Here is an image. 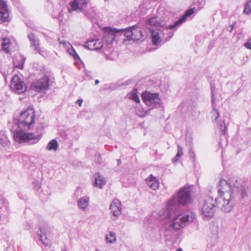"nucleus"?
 Masks as SVG:
<instances>
[{
  "instance_id": "obj_10",
  "label": "nucleus",
  "mask_w": 251,
  "mask_h": 251,
  "mask_svg": "<svg viewBox=\"0 0 251 251\" xmlns=\"http://www.w3.org/2000/svg\"><path fill=\"white\" fill-rule=\"evenodd\" d=\"M146 25L148 28L152 27L153 28H157L166 26V23L164 20L159 17L156 16L150 18L146 22Z\"/></svg>"
},
{
  "instance_id": "obj_36",
  "label": "nucleus",
  "mask_w": 251,
  "mask_h": 251,
  "mask_svg": "<svg viewBox=\"0 0 251 251\" xmlns=\"http://www.w3.org/2000/svg\"><path fill=\"white\" fill-rule=\"evenodd\" d=\"M34 189L36 190H38L41 187V183L38 181H34L33 183Z\"/></svg>"
},
{
  "instance_id": "obj_4",
  "label": "nucleus",
  "mask_w": 251,
  "mask_h": 251,
  "mask_svg": "<svg viewBox=\"0 0 251 251\" xmlns=\"http://www.w3.org/2000/svg\"><path fill=\"white\" fill-rule=\"evenodd\" d=\"M188 17V9L186 10L183 15L180 17L174 23L161 27L153 28L149 27L153 45L158 46L171 39L174 36V32L185 23Z\"/></svg>"
},
{
  "instance_id": "obj_11",
  "label": "nucleus",
  "mask_w": 251,
  "mask_h": 251,
  "mask_svg": "<svg viewBox=\"0 0 251 251\" xmlns=\"http://www.w3.org/2000/svg\"><path fill=\"white\" fill-rule=\"evenodd\" d=\"M76 6H77L76 7L77 10L75 11L76 12L82 13L84 17L92 21H94L95 20L96 11L95 10L94 7H90L87 8H86V7H82L78 8V5Z\"/></svg>"
},
{
  "instance_id": "obj_32",
  "label": "nucleus",
  "mask_w": 251,
  "mask_h": 251,
  "mask_svg": "<svg viewBox=\"0 0 251 251\" xmlns=\"http://www.w3.org/2000/svg\"><path fill=\"white\" fill-rule=\"evenodd\" d=\"M106 240L109 243H112L116 240V234L114 232L110 231L109 235L106 236Z\"/></svg>"
},
{
  "instance_id": "obj_28",
  "label": "nucleus",
  "mask_w": 251,
  "mask_h": 251,
  "mask_svg": "<svg viewBox=\"0 0 251 251\" xmlns=\"http://www.w3.org/2000/svg\"><path fill=\"white\" fill-rule=\"evenodd\" d=\"M9 140L7 137L4 135V133L0 131V144L3 146H5L8 144Z\"/></svg>"
},
{
  "instance_id": "obj_19",
  "label": "nucleus",
  "mask_w": 251,
  "mask_h": 251,
  "mask_svg": "<svg viewBox=\"0 0 251 251\" xmlns=\"http://www.w3.org/2000/svg\"><path fill=\"white\" fill-rule=\"evenodd\" d=\"M28 38L30 42L31 47L34 48V50L37 52L41 54V49L39 47V41L36 38L34 34L32 33L28 34Z\"/></svg>"
},
{
  "instance_id": "obj_20",
  "label": "nucleus",
  "mask_w": 251,
  "mask_h": 251,
  "mask_svg": "<svg viewBox=\"0 0 251 251\" xmlns=\"http://www.w3.org/2000/svg\"><path fill=\"white\" fill-rule=\"evenodd\" d=\"M25 59V57L20 54L16 56L13 60V62L15 67L22 69L24 68Z\"/></svg>"
},
{
  "instance_id": "obj_7",
  "label": "nucleus",
  "mask_w": 251,
  "mask_h": 251,
  "mask_svg": "<svg viewBox=\"0 0 251 251\" xmlns=\"http://www.w3.org/2000/svg\"><path fill=\"white\" fill-rule=\"evenodd\" d=\"M11 89L18 94H22L26 90V86L18 75L13 76L11 83Z\"/></svg>"
},
{
  "instance_id": "obj_42",
  "label": "nucleus",
  "mask_w": 251,
  "mask_h": 251,
  "mask_svg": "<svg viewBox=\"0 0 251 251\" xmlns=\"http://www.w3.org/2000/svg\"><path fill=\"white\" fill-rule=\"evenodd\" d=\"M194 201V197L193 196L192 194L190 193V191L189 190V204Z\"/></svg>"
},
{
  "instance_id": "obj_2",
  "label": "nucleus",
  "mask_w": 251,
  "mask_h": 251,
  "mask_svg": "<svg viewBox=\"0 0 251 251\" xmlns=\"http://www.w3.org/2000/svg\"><path fill=\"white\" fill-rule=\"evenodd\" d=\"M188 202V185L181 188L178 193L170 199L167 204L166 209L159 214L161 220H171L166 232L171 230H178L185 227L188 222V213L179 214L181 206L185 205Z\"/></svg>"
},
{
  "instance_id": "obj_16",
  "label": "nucleus",
  "mask_w": 251,
  "mask_h": 251,
  "mask_svg": "<svg viewBox=\"0 0 251 251\" xmlns=\"http://www.w3.org/2000/svg\"><path fill=\"white\" fill-rule=\"evenodd\" d=\"M93 177L94 178V186L97 187L100 189L102 188L103 186L105 184L106 180L104 176L99 173H95Z\"/></svg>"
},
{
  "instance_id": "obj_26",
  "label": "nucleus",
  "mask_w": 251,
  "mask_h": 251,
  "mask_svg": "<svg viewBox=\"0 0 251 251\" xmlns=\"http://www.w3.org/2000/svg\"><path fill=\"white\" fill-rule=\"evenodd\" d=\"M58 146V144L55 139H52L48 144L46 147V150L54 151H56Z\"/></svg>"
},
{
  "instance_id": "obj_35",
  "label": "nucleus",
  "mask_w": 251,
  "mask_h": 251,
  "mask_svg": "<svg viewBox=\"0 0 251 251\" xmlns=\"http://www.w3.org/2000/svg\"><path fill=\"white\" fill-rule=\"evenodd\" d=\"M219 129L222 131V134H225L226 127L225 122H223V123L220 125Z\"/></svg>"
},
{
  "instance_id": "obj_37",
  "label": "nucleus",
  "mask_w": 251,
  "mask_h": 251,
  "mask_svg": "<svg viewBox=\"0 0 251 251\" xmlns=\"http://www.w3.org/2000/svg\"><path fill=\"white\" fill-rule=\"evenodd\" d=\"M64 14H65V13L62 10H61L59 12V14L58 17H56L59 20V22H63V17Z\"/></svg>"
},
{
  "instance_id": "obj_30",
  "label": "nucleus",
  "mask_w": 251,
  "mask_h": 251,
  "mask_svg": "<svg viewBox=\"0 0 251 251\" xmlns=\"http://www.w3.org/2000/svg\"><path fill=\"white\" fill-rule=\"evenodd\" d=\"M183 154V150L182 148L179 145L177 146V152L175 157H174L172 159V162L173 163L176 162L179 159V158Z\"/></svg>"
},
{
  "instance_id": "obj_9",
  "label": "nucleus",
  "mask_w": 251,
  "mask_h": 251,
  "mask_svg": "<svg viewBox=\"0 0 251 251\" xmlns=\"http://www.w3.org/2000/svg\"><path fill=\"white\" fill-rule=\"evenodd\" d=\"M110 209L113 216V219L116 220L121 214L122 205L120 201L117 199H114L111 202Z\"/></svg>"
},
{
  "instance_id": "obj_46",
  "label": "nucleus",
  "mask_w": 251,
  "mask_h": 251,
  "mask_svg": "<svg viewBox=\"0 0 251 251\" xmlns=\"http://www.w3.org/2000/svg\"><path fill=\"white\" fill-rule=\"evenodd\" d=\"M99 83V80L98 79H96L95 81V83L96 85L98 84Z\"/></svg>"
},
{
  "instance_id": "obj_48",
  "label": "nucleus",
  "mask_w": 251,
  "mask_h": 251,
  "mask_svg": "<svg viewBox=\"0 0 251 251\" xmlns=\"http://www.w3.org/2000/svg\"><path fill=\"white\" fill-rule=\"evenodd\" d=\"M126 39H123V41H124V42H125V41H126Z\"/></svg>"
},
{
  "instance_id": "obj_31",
  "label": "nucleus",
  "mask_w": 251,
  "mask_h": 251,
  "mask_svg": "<svg viewBox=\"0 0 251 251\" xmlns=\"http://www.w3.org/2000/svg\"><path fill=\"white\" fill-rule=\"evenodd\" d=\"M243 13L248 15L251 14V0L247 1L245 3Z\"/></svg>"
},
{
  "instance_id": "obj_33",
  "label": "nucleus",
  "mask_w": 251,
  "mask_h": 251,
  "mask_svg": "<svg viewBox=\"0 0 251 251\" xmlns=\"http://www.w3.org/2000/svg\"><path fill=\"white\" fill-rule=\"evenodd\" d=\"M130 98L134 101L139 102L140 99L138 96V91L136 89H134L130 96Z\"/></svg>"
},
{
  "instance_id": "obj_25",
  "label": "nucleus",
  "mask_w": 251,
  "mask_h": 251,
  "mask_svg": "<svg viewBox=\"0 0 251 251\" xmlns=\"http://www.w3.org/2000/svg\"><path fill=\"white\" fill-rule=\"evenodd\" d=\"M120 32L124 34L125 37H126L127 40H132L133 28L131 26L126 29H120Z\"/></svg>"
},
{
  "instance_id": "obj_49",
  "label": "nucleus",
  "mask_w": 251,
  "mask_h": 251,
  "mask_svg": "<svg viewBox=\"0 0 251 251\" xmlns=\"http://www.w3.org/2000/svg\"><path fill=\"white\" fill-rule=\"evenodd\" d=\"M212 92L213 93V87H211Z\"/></svg>"
},
{
  "instance_id": "obj_41",
  "label": "nucleus",
  "mask_w": 251,
  "mask_h": 251,
  "mask_svg": "<svg viewBox=\"0 0 251 251\" xmlns=\"http://www.w3.org/2000/svg\"><path fill=\"white\" fill-rule=\"evenodd\" d=\"M72 51H73V53H74L73 54V53H72L71 52H70V54H71V55H72L73 56H74V58H75V59H76V58H78V57H79V56H78V55L77 54L76 52H75V51L74 49H73V50H72Z\"/></svg>"
},
{
  "instance_id": "obj_14",
  "label": "nucleus",
  "mask_w": 251,
  "mask_h": 251,
  "mask_svg": "<svg viewBox=\"0 0 251 251\" xmlns=\"http://www.w3.org/2000/svg\"><path fill=\"white\" fill-rule=\"evenodd\" d=\"M204 4L203 0H193L189 8V17L200 10Z\"/></svg>"
},
{
  "instance_id": "obj_13",
  "label": "nucleus",
  "mask_w": 251,
  "mask_h": 251,
  "mask_svg": "<svg viewBox=\"0 0 251 251\" xmlns=\"http://www.w3.org/2000/svg\"><path fill=\"white\" fill-rule=\"evenodd\" d=\"M102 41L100 39H92L87 41L85 44V47L89 50H99L103 47Z\"/></svg>"
},
{
  "instance_id": "obj_34",
  "label": "nucleus",
  "mask_w": 251,
  "mask_h": 251,
  "mask_svg": "<svg viewBox=\"0 0 251 251\" xmlns=\"http://www.w3.org/2000/svg\"><path fill=\"white\" fill-rule=\"evenodd\" d=\"M198 111H197V109L196 107V104H194L193 107L191 108V113L192 117H196L198 115Z\"/></svg>"
},
{
  "instance_id": "obj_5",
  "label": "nucleus",
  "mask_w": 251,
  "mask_h": 251,
  "mask_svg": "<svg viewBox=\"0 0 251 251\" xmlns=\"http://www.w3.org/2000/svg\"><path fill=\"white\" fill-rule=\"evenodd\" d=\"M216 204V203L213 196L209 195L205 197L201 209L202 215L204 218L209 219L214 216Z\"/></svg>"
},
{
  "instance_id": "obj_38",
  "label": "nucleus",
  "mask_w": 251,
  "mask_h": 251,
  "mask_svg": "<svg viewBox=\"0 0 251 251\" xmlns=\"http://www.w3.org/2000/svg\"><path fill=\"white\" fill-rule=\"evenodd\" d=\"M189 158H191L193 161L195 162V155L194 151L191 149L189 150Z\"/></svg>"
},
{
  "instance_id": "obj_21",
  "label": "nucleus",
  "mask_w": 251,
  "mask_h": 251,
  "mask_svg": "<svg viewBox=\"0 0 251 251\" xmlns=\"http://www.w3.org/2000/svg\"><path fill=\"white\" fill-rule=\"evenodd\" d=\"M89 198L84 197L79 199L77 201V206L82 211H86L89 206Z\"/></svg>"
},
{
  "instance_id": "obj_39",
  "label": "nucleus",
  "mask_w": 251,
  "mask_h": 251,
  "mask_svg": "<svg viewBox=\"0 0 251 251\" xmlns=\"http://www.w3.org/2000/svg\"><path fill=\"white\" fill-rule=\"evenodd\" d=\"M95 161L96 163L99 164H101L102 163V158H101L100 154H98V155H96Z\"/></svg>"
},
{
  "instance_id": "obj_47",
  "label": "nucleus",
  "mask_w": 251,
  "mask_h": 251,
  "mask_svg": "<svg viewBox=\"0 0 251 251\" xmlns=\"http://www.w3.org/2000/svg\"><path fill=\"white\" fill-rule=\"evenodd\" d=\"M3 202L6 205L7 204V202H6L5 201H3Z\"/></svg>"
},
{
  "instance_id": "obj_24",
  "label": "nucleus",
  "mask_w": 251,
  "mask_h": 251,
  "mask_svg": "<svg viewBox=\"0 0 251 251\" xmlns=\"http://www.w3.org/2000/svg\"><path fill=\"white\" fill-rule=\"evenodd\" d=\"M40 229V233H38V235L40 237V239L42 243L48 246L50 245V240L48 239L46 236V232L45 231L44 228L40 226L39 227Z\"/></svg>"
},
{
  "instance_id": "obj_17",
  "label": "nucleus",
  "mask_w": 251,
  "mask_h": 251,
  "mask_svg": "<svg viewBox=\"0 0 251 251\" xmlns=\"http://www.w3.org/2000/svg\"><path fill=\"white\" fill-rule=\"evenodd\" d=\"M146 183L148 186L153 190H156L159 188V182L158 179L152 175H151L146 179Z\"/></svg>"
},
{
  "instance_id": "obj_1",
  "label": "nucleus",
  "mask_w": 251,
  "mask_h": 251,
  "mask_svg": "<svg viewBox=\"0 0 251 251\" xmlns=\"http://www.w3.org/2000/svg\"><path fill=\"white\" fill-rule=\"evenodd\" d=\"M217 192L218 197L215 198L217 206L226 213L232 211L235 205V197L240 195L245 204L251 201L248 187L241 179L233 178L226 181H219Z\"/></svg>"
},
{
  "instance_id": "obj_3",
  "label": "nucleus",
  "mask_w": 251,
  "mask_h": 251,
  "mask_svg": "<svg viewBox=\"0 0 251 251\" xmlns=\"http://www.w3.org/2000/svg\"><path fill=\"white\" fill-rule=\"evenodd\" d=\"M35 123V112L32 108L28 107L22 112L17 122L19 129L13 133V138L15 141L19 143H27L33 145L38 143L41 139L43 133V127L40 125L37 126V133H27L23 131L30 129Z\"/></svg>"
},
{
  "instance_id": "obj_12",
  "label": "nucleus",
  "mask_w": 251,
  "mask_h": 251,
  "mask_svg": "<svg viewBox=\"0 0 251 251\" xmlns=\"http://www.w3.org/2000/svg\"><path fill=\"white\" fill-rule=\"evenodd\" d=\"M9 12L7 5L4 0H0V22L9 21Z\"/></svg>"
},
{
  "instance_id": "obj_44",
  "label": "nucleus",
  "mask_w": 251,
  "mask_h": 251,
  "mask_svg": "<svg viewBox=\"0 0 251 251\" xmlns=\"http://www.w3.org/2000/svg\"><path fill=\"white\" fill-rule=\"evenodd\" d=\"M58 40L59 41V43L60 44L63 45L64 46H65L66 45L67 43L65 41H64V40L60 41V38H58Z\"/></svg>"
},
{
  "instance_id": "obj_8",
  "label": "nucleus",
  "mask_w": 251,
  "mask_h": 251,
  "mask_svg": "<svg viewBox=\"0 0 251 251\" xmlns=\"http://www.w3.org/2000/svg\"><path fill=\"white\" fill-rule=\"evenodd\" d=\"M50 86V78L48 76H44L41 79L34 82L31 84V89L39 92L49 89Z\"/></svg>"
},
{
  "instance_id": "obj_27",
  "label": "nucleus",
  "mask_w": 251,
  "mask_h": 251,
  "mask_svg": "<svg viewBox=\"0 0 251 251\" xmlns=\"http://www.w3.org/2000/svg\"><path fill=\"white\" fill-rule=\"evenodd\" d=\"M212 102L213 104V110L211 112V118L213 121L216 122L218 120L220 117V113L217 110L215 109V107L214 106L213 100H212Z\"/></svg>"
},
{
  "instance_id": "obj_15",
  "label": "nucleus",
  "mask_w": 251,
  "mask_h": 251,
  "mask_svg": "<svg viewBox=\"0 0 251 251\" xmlns=\"http://www.w3.org/2000/svg\"><path fill=\"white\" fill-rule=\"evenodd\" d=\"M89 0H74L70 3V8H69V11L71 12V11H76L77 10L76 7L78 5V8L86 7Z\"/></svg>"
},
{
  "instance_id": "obj_22",
  "label": "nucleus",
  "mask_w": 251,
  "mask_h": 251,
  "mask_svg": "<svg viewBox=\"0 0 251 251\" xmlns=\"http://www.w3.org/2000/svg\"><path fill=\"white\" fill-rule=\"evenodd\" d=\"M133 28V36L132 40L134 41H139L143 38L142 31L140 28L137 26V25H134L131 26Z\"/></svg>"
},
{
  "instance_id": "obj_40",
  "label": "nucleus",
  "mask_w": 251,
  "mask_h": 251,
  "mask_svg": "<svg viewBox=\"0 0 251 251\" xmlns=\"http://www.w3.org/2000/svg\"><path fill=\"white\" fill-rule=\"evenodd\" d=\"M244 46L246 48L251 50V39H249L248 42L244 44Z\"/></svg>"
},
{
  "instance_id": "obj_18",
  "label": "nucleus",
  "mask_w": 251,
  "mask_h": 251,
  "mask_svg": "<svg viewBox=\"0 0 251 251\" xmlns=\"http://www.w3.org/2000/svg\"><path fill=\"white\" fill-rule=\"evenodd\" d=\"M120 32V30L117 28L108 27L106 28L104 32V38H108L110 41H113L115 37L116 34Z\"/></svg>"
},
{
  "instance_id": "obj_6",
  "label": "nucleus",
  "mask_w": 251,
  "mask_h": 251,
  "mask_svg": "<svg viewBox=\"0 0 251 251\" xmlns=\"http://www.w3.org/2000/svg\"><path fill=\"white\" fill-rule=\"evenodd\" d=\"M142 99L146 104L150 107H156L161 104V100L158 93H151L145 92L143 93Z\"/></svg>"
},
{
  "instance_id": "obj_43",
  "label": "nucleus",
  "mask_w": 251,
  "mask_h": 251,
  "mask_svg": "<svg viewBox=\"0 0 251 251\" xmlns=\"http://www.w3.org/2000/svg\"><path fill=\"white\" fill-rule=\"evenodd\" d=\"M83 102V99H78L76 101V103L78 104L79 106H81L82 105V103Z\"/></svg>"
},
{
  "instance_id": "obj_45",
  "label": "nucleus",
  "mask_w": 251,
  "mask_h": 251,
  "mask_svg": "<svg viewBox=\"0 0 251 251\" xmlns=\"http://www.w3.org/2000/svg\"><path fill=\"white\" fill-rule=\"evenodd\" d=\"M122 163V161L121 159H118L117 160V164H118V165H120Z\"/></svg>"
},
{
  "instance_id": "obj_50",
  "label": "nucleus",
  "mask_w": 251,
  "mask_h": 251,
  "mask_svg": "<svg viewBox=\"0 0 251 251\" xmlns=\"http://www.w3.org/2000/svg\"><path fill=\"white\" fill-rule=\"evenodd\" d=\"M62 251H66V250H63Z\"/></svg>"
},
{
  "instance_id": "obj_23",
  "label": "nucleus",
  "mask_w": 251,
  "mask_h": 251,
  "mask_svg": "<svg viewBox=\"0 0 251 251\" xmlns=\"http://www.w3.org/2000/svg\"><path fill=\"white\" fill-rule=\"evenodd\" d=\"M190 225L194 229H197L199 226L195 213L189 211V226Z\"/></svg>"
},
{
  "instance_id": "obj_29",
  "label": "nucleus",
  "mask_w": 251,
  "mask_h": 251,
  "mask_svg": "<svg viewBox=\"0 0 251 251\" xmlns=\"http://www.w3.org/2000/svg\"><path fill=\"white\" fill-rule=\"evenodd\" d=\"M10 41L7 38H3L1 43V47L3 50H4L6 53H9L8 48L9 47Z\"/></svg>"
}]
</instances>
